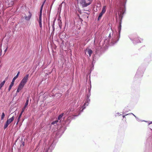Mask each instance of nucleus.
<instances>
[{"mask_svg":"<svg viewBox=\"0 0 152 152\" xmlns=\"http://www.w3.org/2000/svg\"><path fill=\"white\" fill-rule=\"evenodd\" d=\"M19 74H20V72H18L17 75L16 76H15L12 79V82H11V83L10 84V86H9V87L8 88V89L9 91L12 88V87L13 86L15 81V79H16L18 78L19 75Z\"/></svg>","mask_w":152,"mask_h":152,"instance_id":"obj_5","label":"nucleus"},{"mask_svg":"<svg viewBox=\"0 0 152 152\" xmlns=\"http://www.w3.org/2000/svg\"><path fill=\"white\" fill-rule=\"evenodd\" d=\"M7 48H8L7 47V48H6V49L4 50V53H6V51H7Z\"/></svg>","mask_w":152,"mask_h":152,"instance_id":"obj_32","label":"nucleus"},{"mask_svg":"<svg viewBox=\"0 0 152 152\" xmlns=\"http://www.w3.org/2000/svg\"><path fill=\"white\" fill-rule=\"evenodd\" d=\"M54 1H53V2H52V3L50 6V10H51V9H52V6L53 5V3L54 2Z\"/></svg>","mask_w":152,"mask_h":152,"instance_id":"obj_25","label":"nucleus"},{"mask_svg":"<svg viewBox=\"0 0 152 152\" xmlns=\"http://www.w3.org/2000/svg\"><path fill=\"white\" fill-rule=\"evenodd\" d=\"M28 99L26 102L25 105L24 106H25V107H27V106L28 105Z\"/></svg>","mask_w":152,"mask_h":152,"instance_id":"obj_20","label":"nucleus"},{"mask_svg":"<svg viewBox=\"0 0 152 152\" xmlns=\"http://www.w3.org/2000/svg\"><path fill=\"white\" fill-rule=\"evenodd\" d=\"M140 69L139 68L137 70L136 74L135 75V77H142V76L143 72L140 71Z\"/></svg>","mask_w":152,"mask_h":152,"instance_id":"obj_8","label":"nucleus"},{"mask_svg":"<svg viewBox=\"0 0 152 152\" xmlns=\"http://www.w3.org/2000/svg\"><path fill=\"white\" fill-rule=\"evenodd\" d=\"M79 1L80 5L83 7H86L90 5L93 1V0H78Z\"/></svg>","mask_w":152,"mask_h":152,"instance_id":"obj_4","label":"nucleus"},{"mask_svg":"<svg viewBox=\"0 0 152 152\" xmlns=\"http://www.w3.org/2000/svg\"><path fill=\"white\" fill-rule=\"evenodd\" d=\"M58 94H60V96H61V94H59V93H58Z\"/></svg>","mask_w":152,"mask_h":152,"instance_id":"obj_39","label":"nucleus"},{"mask_svg":"<svg viewBox=\"0 0 152 152\" xmlns=\"http://www.w3.org/2000/svg\"><path fill=\"white\" fill-rule=\"evenodd\" d=\"M63 3V2H62L61 4H60L59 6V7H58V10H61V7H62V4Z\"/></svg>","mask_w":152,"mask_h":152,"instance_id":"obj_23","label":"nucleus"},{"mask_svg":"<svg viewBox=\"0 0 152 152\" xmlns=\"http://www.w3.org/2000/svg\"><path fill=\"white\" fill-rule=\"evenodd\" d=\"M53 145L52 144L50 147L48 146V147H47L45 149V152H51L53 148L51 149L50 148L53 147Z\"/></svg>","mask_w":152,"mask_h":152,"instance_id":"obj_10","label":"nucleus"},{"mask_svg":"<svg viewBox=\"0 0 152 152\" xmlns=\"http://www.w3.org/2000/svg\"><path fill=\"white\" fill-rule=\"evenodd\" d=\"M39 27L40 28H42V23H39Z\"/></svg>","mask_w":152,"mask_h":152,"instance_id":"obj_29","label":"nucleus"},{"mask_svg":"<svg viewBox=\"0 0 152 152\" xmlns=\"http://www.w3.org/2000/svg\"><path fill=\"white\" fill-rule=\"evenodd\" d=\"M9 124H10L8 122V121H6L4 127V129H6L8 127Z\"/></svg>","mask_w":152,"mask_h":152,"instance_id":"obj_16","label":"nucleus"},{"mask_svg":"<svg viewBox=\"0 0 152 152\" xmlns=\"http://www.w3.org/2000/svg\"><path fill=\"white\" fill-rule=\"evenodd\" d=\"M14 116H12V118L8 119L7 121H8V122L10 124L14 120Z\"/></svg>","mask_w":152,"mask_h":152,"instance_id":"obj_14","label":"nucleus"},{"mask_svg":"<svg viewBox=\"0 0 152 152\" xmlns=\"http://www.w3.org/2000/svg\"><path fill=\"white\" fill-rule=\"evenodd\" d=\"M22 114V113H21L20 114V115L18 118V120L20 119V118L21 117V115Z\"/></svg>","mask_w":152,"mask_h":152,"instance_id":"obj_28","label":"nucleus"},{"mask_svg":"<svg viewBox=\"0 0 152 152\" xmlns=\"http://www.w3.org/2000/svg\"><path fill=\"white\" fill-rule=\"evenodd\" d=\"M28 13L29 14V15L28 16H27L26 15L24 16L25 19L28 21L30 20L32 16V14L30 11L28 12Z\"/></svg>","mask_w":152,"mask_h":152,"instance_id":"obj_9","label":"nucleus"},{"mask_svg":"<svg viewBox=\"0 0 152 152\" xmlns=\"http://www.w3.org/2000/svg\"><path fill=\"white\" fill-rule=\"evenodd\" d=\"M64 113H62L58 117V120L59 121V123H60L62 119V117L63 116Z\"/></svg>","mask_w":152,"mask_h":152,"instance_id":"obj_12","label":"nucleus"},{"mask_svg":"<svg viewBox=\"0 0 152 152\" xmlns=\"http://www.w3.org/2000/svg\"><path fill=\"white\" fill-rule=\"evenodd\" d=\"M139 39L138 37H136L134 38L133 39L131 38L130 39L133 41V42L135 44L136 43L141 42L142 41L143 39Z\"/></svg>","mask_w":152,"mask_h":152,"instance_id":"obj_6","label":"nucleus"},{"mask_svg":"<svg viewBox=\"0 0 152 152\" xmlns=\"http://www.w3.org/2000/svg\"><path fill=\"white\" fill-rule=\"evenodd\" d=\"M87 14L89 15L90 14V12H88V13H87Z\"/></svg>","mask_w":152,"mask_h":152,"instance_id":"obj_36","label":"nucleus"},{"mask_svg":"<svg viewBox=\"0 0 152 152\" xmlns=\"http://www.w3.org/2000/svg\"><path fill=\"white\" fill-rule=\"evenodd\" d=\"M42 11H40V13L39 15V20H42Z\"/></svg>","mask_w":152,"mask_h":152,"instance_id":"obj_18","label":"nucleus"},{"mask_svg":"<svg viewBox=\"0 0 152 152\" xmlns=\"http://www.w3.org/2000/svg\"><path fill=\"white\" fill-rule=\"evenodd\" d=\"M106 6H104L102 8V12H104V13L106 12Z\"/></svg>","mask_w":152,"mask_h":152,"instance_id":"obj_17","label":"nucleus"},{"mask_svg":"<svg viewBox=\"0 0 152 152\" xmlns=\"http://www.w3.org/2000/svg\"><path fill=\"white\" fill-rule=\"evenodd\" d=\"M72 111V110H69V112H70V111Z\"/></svg>","mask_w":152,"mask_h":152,"instance_id":"obj_43","label":"nucleus"},{"mask_svg":"<svg viewBox=\"0 0 152 152\" xmlns=\"http://www.w3.org/2000/svg\"><path fill=\"white\" fill-rule=\"evenodd\" d=\"M58 121H59L58 120H56L55 121H53L51 123V124L52 125H54L55 126L59 124L58 123Z\"/></svg>","mask_w":152,"mask_h":152,"instance_id":"obj_15","label":"nucleus"},{"mask_svg":"<svg viewBox=\"0 0 152 152\" xmlns=\"http://www.w3.org/2000/svg\"><path fill=\"white\" fill-rule=\"evenodd\" d=\"M65 114H66V115H68V114H67V113H66Z\"/></svg>","mask_w":152,"mask_h":152,"instance_id":"obj_42","label":"nucleus"},{"mask_svg":"<svg viewBox=\"0 0 152 152\" xmlns=\"http://www.w3.org/2000/svg\"><path fill=\"white\" fill-rule=\"evenodd\" d=\"M151 130L152 131V129H151Z\"/></svg>","mask_w":152,"mask_h":152,"instance_id":"obj_45","label":"nucleus"},{"mask_svg":"<svg viewBox=\"0 0 152 152\" xmlns=\"http://www.w3.org/2000/svg\"><path fill=\"white\" fill-rule=\"evenodd\" d=\"M86 53L87 52L89 54V57L91 56V55L92 53V51L91 49H88V50H86Z\"/></svg>","mask_w":152,"mask_h":152,"instance_id":"obj_11","label":"nucleus"},{"mask_svg":"<svg viewBox=\"0 0 152 152\" xmlns=\"http://www.w3.org/2000/svg\"><path fill=\"white\" fill-rule=\"evenodd\" d=\"M107 40H105V42H106V41H107Z\"/></svg>","mask_w":152,"mask_h":152,"instance_id":"obj_44","label":"nucleus"},{"mask_svg":"<svg viewBox=\"0 0 152 152\" xmlns=\"http://www.w3.org/2000/svg\"><path fill=\"white\" fill-rule=\"evenodd\" d=\"M121 7L118 12V15L119 18L122 19L123 18V15L124 13L125 10V5L126 0H120Z\"/></svg>","mask_w":152,"mask_h":152,"instance_id":"obj_3","label":"nucleus"},{"mask_svg":"<svg viewBox=\"0 0 152 152\" xmlns=\"http://www.w3.org/2000/svg\"><path fill=\"white\" fill-rule=\"evenodd\" d=\"M131 114H133L135 117V118H136V119H137V120L139 121H140V120L135 115H134L133 114H132V113H131Z\"/></svg>","mask_w":152,"mask_h":152,"instance_id":"obj_26","label":"nucleus"},{"mask_svg":"<svg viewBox=\"0 0 152 152\" xmlns=\"http://www.w3.org/2000/svg\"><path fill=\"white\" fill-rule=\"evenodd\" d=\"M129 114H126V115H123V118H124L125 117V116L126 115H128Z\"/></svg>","mask_w":152,"mask_h":152,"instance_id":"obj_30","label":"nucleus"},{"mask_svg":"<svg viewBox=\"0 0 152 152\" xmlns=\"http://www.w3.org/2000/svg\"><path fill=\"white\" fill-rule=\"evenodd\" d=\"M102 15H102V13H100L98 18V20H99L101 19Z\"/></svg>","mask_w":152,"mask_h":152,"instance_id":"obj_21","label":"nucleus"},{"mask_svg":"<svg viewBox=\"0 0 152 152\" xmlns=\"http://www.w3.org/2000/svg\"><path fill=\"white\" fill-rule=\"evenodd\" d=\"M26 107H25V106H24V107L22 108V111H21V113H22L24 111L26 108Z\"/></svg>","mask_w":152,"mask_h":152,"instance_id":"obj_24","label":"nucleus"},{"mask_svg":"<svg viewBox=\"0 0 152 152\" xmlns=\"http://www.w3.org/2000/svg\"><path fill=\"white\" fill-rule=\"evenodd\" d=\"M95 39L94 40V43H95Z\"/></svg>","mask_w":152,"mask_h":152,"instance_id":"obj_40","label":"nucleus"},{"mask_svg":"<svg viewBox=\"0 0 152 152\" xmlns=\"http://www.w3.org/2000/svg\"><path fill=\"white\" fill-rule=\"evenodd\" d=\"M91 86L89 87L88 88V93L87 95V99L86 101L84 103L83 105L79 107L75 111L76 113H75V115L74 116H77L79 115L80 113L83 112V110L85 108L86 106H88L90 101V99L89 98L91 95Z\"/></svg>","mask_w":152,"mask_h":152,"instance_id":"obj_2","label":"nucleus"},{"mask_svg":"<svg viewBox=\"0 0 152 152\" xmlns=\"http://www.w3.org/2000/svg\"><path fill=\"white\" fill-rule=\"evenodd\" d=\"M29 77V75L26 74L23 78L20 83L25 85L27 82Z\"/></svg>","mask_w":152,"mask_h":152,"instance_id":"obj_7","label":"nucleus"},{"mask_svg":"<svg viewBox=\"0 0 152 152\" xmlns=\"http://www.w3.org/2000/svg\"><path fill=\"white\" fill-rule=\"evenodd\" d=\"M46 1V0H45L43 2L42 4V6H41V8H40V10L42 11L43 7L44 6V5L45 4V2Z\"/></svg>","mask_w":152,"mask_h":152,"instance_id":"obj_19","label":"nucleus"},{"mask_svg":"<svg viewBox=\"0 0 152 152\" xmlns=\"http://www.w3.org/2000/svg\"><path fill=\"white\" fill-rule=\"evenodd\" d=\"M100 13H102V14L103 15V14H104V12H102V11H101V12Z\"/></svg>","mask_w":152,"mask_h":152,"instance_id":"obj_34","label":"nucleus"},{"mask_svg":"<svg viewBox=\"0 0 152 152\" xmlns=\"http://www.w3.org/2000/svg\"><path fill=\"white\" fill-rule=\"evenodd\" d=\"M1 4L0 3V7H1Z\"/></svg>","mask_w":152,"mask_h":152,"instance_id":"obj_38","label":"nucleus"},{"mask_svg":"<svg viewBox=\"0 0 152 152\" xmlns=\"http://www.w3.org/2000/svg\"><path fill=\"white\" fill-rule=\"evenodd\" d=\"M4 116H5V114H4V112H3L2 113V115H1V120H2L4 118Z\"/></svg>","mask_w":152,"mask_h":152,"instance_id":"obj_22","label":"nucleus"},{"mask_svg":"<svg viewBox=\"0 0 152 152\" xmlns=\"http://www.w3.org/2000/svg\"><path fill=\"white\" fill-rule=\"evenodd\" d=\"M55 24V22L54 21L53 22V30L55 29V27H54V25Z\"/></svg>","mask_w":152,"mask_h":152,"instance_id":"obj_27","label":"nucleus"},{"mask_svg":"<svg viewBox=\"0 0 152 152\" xmlns=\"http://www.w3.org/2000/svg\"><path fill=\"white\" fill-rule=\"evenodd\" d=\"M20 91V90L18 88L17 90V92H19Z\"/></svg>","mask_w":152,"mask_h":152,"instance_id":"obj_31","label":"nucleus"},{"mask_svg":"<svg viewBox=\"0 0 152 152\" xmlns=\"http://www.w3.org/2000/svg\"><path fill=\"white\" fill-rule=\"evenodd\" d=\"M121 23L120 22L118 27V33L116 32H114L110 28L109 30L110 33L109 36V41L108 44L111 45H113L115 44L119 40L120 37V33L121 30Z\"/></svg>","mask_w":152,"mask_h":152,"instance_id":"obj_1","label":"nucleus"},{"mask_svg":"<svg viewBox=\"0 0 152 152\" xmlns=\"http://www.w3.org/2000/svg\"><path fill=\"white\" fill-rule=\"evenodd\" d=\"M14 4V2L13 1H12L11 2V4Z\"/></svg>","mask_w":152,"mask_h":152,"instance_id":"obj_35","label":"nucleus"},{"mask_svg":"<svg viewBox=\"0 0 152 152\" xmlns=\"http://www.w3.org/2000/svg\"><path fill=\"white\" fill-rule=\"evenodd\" d=\"M25 85L20 83L18 86V88L20 90L23 88Z\"/></svg>","mask_w":152,"mask_h":152,"instance_id":"obj_13","label":"nucleus"},{"mask_svg":"<svg viewBox=\"0 0 152 152\" xmlns=\"http://www.w3.org/2000/svg\"><path fill=\"white\" fill-rule=\"evenodd\" d=\"M39 23H42V20H39Z\"/></svg>","mask_w":152,"mask_h":152,"instance_id":"obj_33","label":"nucleus"},{"mask_svg":"<svg viewBox=\"0 0 152 152\" xmlns=\"http://www.w3.org/2000/svg\"><path fill=\"white\" fill-rule=\"evenodd\" d=\"M152 124V121L150 123H149V124H148V125H150V124Z\"/></svg>","mask_w":152,"mask_h":152,"instance_id":"obj_37","label":"nucleus"},{"mask_svg":"<svg viewBox=\"0 0 152 152\" xmlns=\"http://www.w3.org/2000/svg\"><path fill=\"white\" fill-rule=\"evenodd\" d=\"M117 114H119V113H117Z\"/></svg>","mask_w":152,"mask_h":152,"instance_id":"obj_41","label":"nucleus"}]
</instances>
